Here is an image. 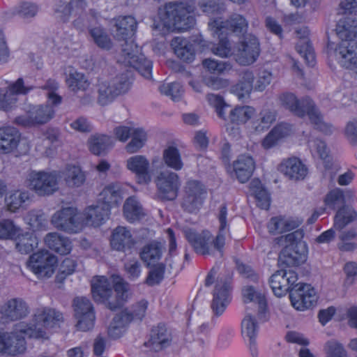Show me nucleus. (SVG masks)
<instances>
[{"mask_svg": "<svg viewBox=\"0 0 357 357\" xmlns=\"http://www.w3.org/2000/svg\"><path fill=\"white\" fill-rule=\"evenodd\" d=\"M18 314H0V324L13 320ZM63 321L62 314H34L30 323L20 321L14 333L0 331V353L15 356L26 350L24 338L47 339L46 330L59 326Z\"/></svg>", "mask_w": 357, "mask_h": 357, "instance_id": "nucleus-1", "label": "nucleus"}, {"mask_svg": "<svg viewBox=\"0 0 357 357\" xmlns=\"http://www.w3.org/2000/svg\"><path fill=\"white\" fill-rule=\"evenodd\" d=\"M94 301L111 311L121 309L128 298L129 284L118 275H112V284L105 276L93 277L91 281Z\"/></svg>", "mask_w": 357, "mask_h": 357, "instance_id": "nucleus-2", "label": "nucleus"}, {"mask_svg": "<svg viewBox=\"0 0 357 357\" xmlns=\"http://www.w3.org/2000/svg\"><path fill=\"white\" fill-rule=\"evenodd\" d=\"M195 0L169 2L159 8L158 15L167 29L185 31L195 24Z\"/></svg>", "mask_w": 357, "mask_h": 357, "instance_id": "nucleus-3", "label": "nucleus"}, {"mask_svg": "<svg viewBox=\"0 0 357 357\" xmlns=\"http://www.w3.org/2000/svg\"><path fill=\"white\" fill-rule=\"evenodd\" d=\"M227 215V207L225 205H222L218 216L220 222L219 231L215 240H212L209 236L197 234L190 229L184 231L185 238L197 253L202 255H213L214 250H217L222 255V249L225 242V234L229 231Z\"/></svg>", "mask_w": 357, "mask_h": 357, "instance_id": "nucleus-4", "label": "nucleus"}, {"mask_svg": "<svg viewBox=\"0 0 357 357\" xmlns=\"http://www.w3.org/2000/svg\"><path fill=\"white\" fill-rule=\"evenodd\" d=\"M132 84L130 71L117 75L116 77L99 79L97 84V102L105 106L112 102L117 96L127 93Z\"/></svg>", "mask_w": 357, "mask_h": 357, "instance_id": "nucleus-5", "label": "nucleus"}, {"mask_svg": "<svg viewBox=\"0 0 357 357\" xmlns=\"http://www.w3.org/2000/svg\"><path fill=\"white\" fill-rule=\"evenodd\" d=\"M59 174L56 171H31L26 177V186L39 196L52 195L58 190Z\"/></svg>", "mask_w": 357, "mask_h": 357, "instance_id": "nucleus-6", "label": "nucleus"}, {"mask_svg": "<svg viewBox=\"0 0 357 357\" xmlns=\"http://www.w3.org/2000/svg\"><path fill=\"white\" fill-rule=\"evenodd\" d=\"M51 222L56 229L70 234L79 232L84 228L83 215L73 207H65L57 211Z\"/></svg>", "mask_w": 357, "mask_h": 357, "instance_id": "nucleus-7", "label": "nucleus"}, {"mask_svg": "<svg viewBox=\"0 0 357 357\" xmlns=\"http://www.w3.org/2000/svg\"><path fill=\"white\" fill-rule=\"evenodd\" d=\"M260 53L259 43L251 33L244 35L242 40L234 48V56L237 63L248 66L256 61Z\"/></svg>", "mask_w": 357, "mask_h": 357, "instance_id": "nucleus-8", "label": "nucleus"}, {"mask_svg": "<svg viewBox=\"0 0 357 357\" xmlns=\"http://www.w3.org/2000/svg\"><path fill=\"white\" fill-rule=\"evenodd\" d=\"M40 105L31 106L29 109L24 115L15 119L14 122L24 127H31L47 123L54 114V105Z\"/></svg>", "mask_w": 357, "mask_h": 357, "instance_id": "nucleus-9", "label": "nucleus"}, {"mask_svg": "<svg viewBox=\"0 0 357 357\" xmlns=\"http://www.w3.org/2000/svg\"><path fill=\"white\" fill-rule=\"evenodd\" d=\"M248 26V22L246 19L237 13L232 14L225 22L217 17L208 22V27L212 34L217 35L218 37L223 34L225 29L236 34H244L247 31Z\"/></svg>", "mask_w": 357, "mask_h": 357, "instance_id": "nucleus-10", "label": "nucleus"}, {"mask_svg": "<svg viewBox=\"0 0 357 357\" xmlns=\"http://www.w3.org/2000/svg\"><path fill=\"white\" fill-rule=\"evenodd\" d=\"M57 259L47 250L33 254L28 261L29 268L39 278H50L54 272Z\"/></svg>", "mask_w": 357, "mask_h": 357, "instance_id": "nucleus-11", "label": "nucleus"}, {"mask_svg": "<svg viewBox=\"0 0 357 357\" xmlns=\"http://www.w3.org/2000/svg\"><path fill=\"white\" fill-rule=\"evenodd\" d=\"M205 194V189L201 183L189 181L185 187L182 208L188 213H196L202 206Z\"/></svg>", "mask_w": 357, "mask_h": 357, "instance_id": "nucleus-12", "label": "nucleus"}, {"mask_svg": "<svg viewBox=\"0 0 357 357\" xmlns=\"http://www.w3.org/2000/svg\"><path fill=\"white\" fill-rule=\"evenodd\" d=\"M289 294V298L292 306L296 310L303 311L310 309L317 301L314 289L310 284H296Z\"/></svg>", "mask_w": 357, "mask_h": 357, "instance_id": "nucleus-13", "label": "nucleus"}, {"mask_svg": "<svg viewBox=\"0 0 357 357\" xmlns=\"http://www.w3.org/2000/svg\"><path fill=\"white\" fill-rule=\"evenodd\" d=\"M155 183L163 199L167 200L176 199L181 185L179 177L176 173L168 169L161 171L155 178Z\"/></svg>", "mask_w": 357, "mask_h": 357, "instance_id": "nucleus-14", "label": "nucleus"}, {"mask_svg": "<svg viewBox=\"0 0 357 357\" xmlns=\"http://www.w3.org/2000/svg\"><path fill=\"white\" fill-rule=\"evenodd\" d=\"M267 314H248L241 321V333L245 340L249 342L250 349L253 356L257 355L255 338L257 335L259 322L268 320Z\"/></svg>", "mask_w": 357, "mask_h": 357, "instance_id": "nucleus-15", "label": "nucleus"}, {"mask_svg": "<svg viewBox=\"0 0 357 357\" xmlns=\"http://www.w3.org/2000/svg\"><path fill=\"white\" fill-rule=\"evenodd\" d=\"M297 280V274L294 271L281 269L271 275L269 282L274 294L281 297L292 289Z\"/></svg>", "mask_w": 357, "mask_h": 357, "instance_id": "nucleus-16", "label": "nucleus"}, {"mask_svg": "<svg viewBox=\"0 0 357 357\" xmlns=\"http://www.w3.org/2000/svg\"><path fill=\"white\" fill-rule=\"evenodd\" d=\"M335 56L342 68L354 71L357 68V40L340 42L335 49Z\"/></svg>", "mask_w": 357, "mask_h": 357, "instance_id": "nucleus-17", "label": "nucleus"}, {"mask_svg": "<svg viewBox=\"0 0 357 357\" xmlns=\"http://www.w3.org/2000/svg\"><path fill=\"white\" fill-rule=\"evenodd\" d=\"M33 86L25 84L22 78H19L8 89H0V109L8 110L17 102V94H26Z\"/></svg>", "mask_w": 357, "mask_h": 357, "instance_id": "nucleus-18", "label": "nucleus"}, {"mask_svg": "<svg viewBox=\"0 0 357 357\" xmlns=\"http://www.w3.org/2000/svg\"><path fill=\"white\" fill-rule=\"evenodd\" d=\"M307 245L300 243L295 246L286 245L279 255V263L287 266H297L305 261Z\"/></svg>", "mask_w": 357, "mask_h": 357, "instance_id": "nucleus-19", "label": "nucleus"}, {"mask_svg": "<svg viewBox=\"0 0 357 357\" xmlns=\"http://www.w3.org/2000/svg\"><path fill=\"white\" fill-rule=\"evenodd\" d=\"M149 165V161L142 155H135L126 160V167L136 175L140 184H147L151 181Z\"/></svg>", "mask_w": 357, "mask_h": 357, "instance_id": "nucleus-20", "label": "nucleus"}, {"mask_svg": "<svg viewBox=\"0 0 357 357\" xmlns=\"http://www.w3.org/2000/svg\"><path fill=\"white\" fill-rule=\"evenodd\" d=\"M134 315L141 314H109L107 326V335L111 339L119 338L125 331L126 327L135 319Z\"/></svg>", "mask_w": 357, "mask_h": 357, "instance_id": "nucleus-21", "label": "nucleus"}, {"mask_svg": "<svg viewBox=\"0 0 357 357\" xmlns=\"http://www.w3.org/2000/svg\"><path fill=\"white\" fill-rule=\"evenodd\" d=\"M278 169L291 180H303L307 174V169L297 158L284 159L278 165Z\"/></svg>", "mask_w": 357, "mask_h": 357, "instance_id": "nucleus-22", "label": "nucleus"}, {"mask_svg": "<svg viewBox=\"0 0 357 357\" xmlns=\"http://www.w3.org/2000/svg\"><path fill=\"white\" fill-rule=\"evenodd\" d=\"M86 8L84 0H70L68 2L59 1L55 6L56 17L63 22H68L70 17H76Z\"/></svg>", "mask_w": 357, "mask_h": 357, "instance_id": "nucleus-23", "label": "nucleus"}, {"mask_svg": "<svg viewBox=\"0 0 357 357\" xmlns=\"http://www.w3.org/2000/svg\"><path fill=\"white\" fill-rule=\"evenodd\" d=\"M231 301L230 287L227 280L219 278L215 284L211 307L215 312L226 310Z\"/></svg>", "mask_w": 357, "mask_h": 357, "instance_id": "nucleus-24", "label": "nucleus"}, {"mask_svg": "<svg viewBox=\"0 0 357 357\" xmlns=\"http://www.w3.org/2000/svg\"><path fill=\"white\" fill-rule=\"evenodd\" d=\"M172 341L170 331L163 324L153 327L150 333V338L146 345L155 351H159L169 347Z\"/></svg>", "mask_w": 357, "mask_h": 357, "instance_id": "nucleus-25", "label": "nucleus"}, {"mask_svg": "<svg viewBox=\"0 0 357 357\" xmlns=\"http://www.w3.org/2000/svg\"><path fill=\"white\" fill-rule=\"evenodd\" d=\"M303 104L305 106V114H307L310 123L314 128L324 135H331L333 131L332 125L324 121L322 114L315 106L314 102L310 98H307Z\"/></svg>", "mask_w": 357, "mask_h": 357, "instance_id": "nucleus-26", "label": "nucleus"}, {"mask_svg": "<svg viewBox=\"0 0 357 357\" xmlns=\"http://www.w3.org/2000/svg\"><path fill=\"white\" fill-rule=\"evenodd\" d=\"M112 33L114 37L119 40H126L133 35L137 29L135 19L130 16H119L112 20Z\"/></svg>", "mask_w": 357, "mask_h": 357, "instance_id": "nucleus-27", "label": "nucleus"}, {"mask_svg": "<svg viewBox=\"0 0 357 357\" xmlns=\"http://www.w3.org/2000/svg\"><path fill=\"white\" fill-rule=\"evenodd\" d=\"M255 169L253 158L248 155H241L233 162L231 174L242 183H246L252 176Z\"/></svg>", "mask_w": 357, "mask_h": 357, "instance_id": "nucleus-28", "label": "nucleus"}, {"mask_svg": "<svg viewBox=\"0 0 357 357\" xmlns=\"http://www.w3.org/2000/svg\"><path fill=\"white\" fill-rule=\"evenodd\" d=\"M110 244L115 250L126 252L132 249L135 241L130 230L125 227L119 226L112 231Z\"/></svg>", "mask_w": 357, "mask_h": 357, "instance_id": "nucleus-29", "label": "nucleus"}, {"mask_svg": "<svg viewBox=\"0 0 357 357\" xmlns=\"http://www.w3.org/2000/svg\"><path fill=\"white\" fill-rule=\"evenodd\" d=\"M81 214L83 215L84 227L86 225L98 227L108 218L109 211L107 207H102L97 202L86 208Z\"/></svg>", "mask_w": 357, "mask_h": 357, "instance_id": "nucleus-30", "label": "nucleus"}, {"mask_svg": "<svg viewBox=\"0 0 357 357\" xmlns=\"http://www.w3.org/2000/svg\"><path fill=\"white\" fill-rule=\"evenodd\" d=\"M335 31L340 40V42L356 40L357 18L354 16H345L341 18L337 24Z\"/></svg>", "mask_w": 357, "mask_h": 357, "instance_id": "nucleus-31", "label": "nucleus"}, {"mask_svg": "<svg viewBox=\"0 0 357 357\" xmlns=\"http://www.w3.org/2000/svg\"><path fill=\"white\" fill-rule=\"evenodd\" d=\"M20 135L12 127L0 128V153H9L17 146Z\"/></svg>", "mask_w": 357, "mask_h": 357, "instance_id": "nucleus-32", "label": "nucleus"}, {"mask_svg": "<svg viewBox=\"0 0 357 357\" xmlns=\"http://www.w3.org/2000/svg\"><path fill=\"white\" fill-rule=\"evenodd\" d=\"M306 98H304L301 100H299L297 97L291 92L282 93L278 97L280 105L282 107L288 109L299 117H303L305 115V106L303 103Z\"/></svg>", "mask_w": 357, "mask_h": 357, "instance_id": "nucleus-33", "label": "nucleus"}, {"mask_svg": "<svg viewBox=\"0 0 357 357\" xmlns=\"http://www.w3.org/2000/svg\"><path fill=\"white\" fill-rule=\"evenodd\" d=\"M122 201L121 193L119 187L111 184L106 186L99 194L97 202L107 207L108 211L113 206H117Z\"/></svg>", "mask_w": 357, "mask_h": 357, "instance_id": "nucleus-34", "label": "nucleus"}, {"mask_svg": "<svg viewBox=\"0 0 357 357\" xmlns=\"http://www.w3.org/2000/svg\"><path fill=\"white\" fill-rule=\"evenodd\" d=\"M57 172L59 179L63 178L66 185L70 188L79 187L85 181V174L78 166L68 165L64 169Z\"/></svg>", "mask_w": 357, "mask_h": 357, "instance_id": "nucleus-35", "label": "nucleus"}, {"mask_svg": "<svg viewBox=\"0 0 357 357\" xmlns=\"http://www.w3.org/2000/svg\"><path fill=\"white\" fill-rule=\"evenodd\" d=\"M66 84L69 90L73 93H77L86 91L91 82L85 74L72 68L66 74Z\"/></svg>", "mask_w": 357, "mask_h": 357, "instance_id": "nucleus-36", "label": "nucleus"}, {"mask_svg": "<svg viewBox=\"0 0 357 357\" xmlns=\"http://www.w3.org/2000/svg\"><path fill=\"white\" fill-rule=\"evenodd\" d=\"M45 243L50 249L61 255L70 253L72 248L70 240L56 232L47 234Z\"/></svg>", "mask_w": 357, "mask_h": 357, "instance_id": "nucleus-37", "label": "nucleus"}, {"mask_svg": "<svg viewBox=\"0 0 357 357\" xmlns=\"http://www.w3.org/2000/svg\"><path fill=\"white\" fill-rule=\"evenodd\" d=\"M87 144L89 151L93 154L101 155L105 154L113 146L114 142L109 136L95 134L90 136Z\"/></svg>", "mask_w": 357, "mask_h": 357, "instance_id": "nucleus-38", "label": "nucleus"}, {"mask_svg": "<svg viewBox=\"0 0 357 357\" xmlns=\"http://www.w3.org/2000/svg\"><path fill=\"white\" fill-rule=\"evenodd\" d=\"M171 47L180 59L186 62H191L194 59L195 53L192 45L187 39L175 37L171 41Z\"/></svg>", "mask_w": 357, "mask_h": 357, "instance_id": "nucleus-39", "label": "nucleus"}, {"mask_svg": "<svg viewBox=\"0 0 357 357\" xmlns=\"http://www.w3.org/2000/svg\"><path fill=\"white\" fill-rule=\"evenodd\" d=\"M291 132V127L288 123H280L274 127L262 141V146L269 149L277 144L281 139Z\"/></svg>", "mask_w": 357, "mask_h": 357, "instance_id": "nucleus-40", "label": "nucleus"}, {"mask_svg": "<svg viewBox=\"0 0 357 357\" xmlns=\"http://www.w3.org/2000/svg\"><path fill=\"white\" fill-rule=\"evenodd\" d=\"M100 13L94 9H90L88 13L85 10L81 13L77 14L73 20V26L79 31H84L85 29H93V26L98 23L100 19Z\"/></svg>", "mask_w": 357, "mask_h": 357, "instance_id": "nucleus-41", "label": "nucleus"}, {"mask_svg": "<svg viewBox=\"0 0 357 357\" xmlns=\"http://www.w3.org/2000/svg\"><path fill=\"white\" fill-rule=\"evenodd\" d=\"M245 302H252L258 305L259 312H264L268 310L267 301L264 292L253 286H246L243 289Z\"/></svg>", "mask_w": 357, "mask_h": 357, "instance_id": "nucleus-42", "label": "nucleus"}, {"mask_svg": "<svg viewBox=\"0 0 357 357\" xmlns=\"http://www.w3.org/2000/svg\"><path fill=\"white\" fill-rule=\"evenodd\" d=\"M123 213L129 222L139 220L145 215L142 206L135 197L126 199L123 206Z\"/></svg>", "mask_w": 357, "mask_h": 357, "instance_id": "nucleus-43", "label": "nucleus"}, {"mask_svg": "<svg viewBox=\"0 0 357 357\" xmlns=\"http://www.w3.org/2000/svg\"><path fill=\"white\" fill-rule=\"evenodd\" d=\"M126 65L132 67L146 79L151 77L152 63L142 53L136 57H132V59L129 60Z\"/></svg>", "mask_w": 357, "mask_h": 357, "instance_id": "nucleus-44", "label": "nucleus"}, {"mask_svg": "<svg viewBox=\"0 0 357 357\" xmlns=\"http://www.w3.org/2000/svg\"><path fill=\"white\" fill-rule=\"evenodd\" d=\"M162 158L165 164L167 167L176 171L181 170L183 168V163L180 152L178 149L174 146H169L163 151Z\"/></svg>", "mask_w": 357, "mask_h": 357, "instance_id": "nucleus-45", "label": "nucleus"}, {"mask_svg": "<svg viewBox=\"0 0 357 357\" xmlns=\"http://www.w3.org/2000/svg\"><path fill=\"white\" fill-rule=\"evenodd\" d=\"M131 140L126 146V150L128 153H137L145 144L147 140V134L142 128L133 129L130 135Z\"/></svg>", "mask_w": 357, "mask_h": 357, "instance_id": "nucleus-46", "label": "nucleus"}, {"mask_svg": "<svg viewBox=\"0 0 357 357\" xmlns=\"http://www.w3.org/2000/svg\"><path fill=\"white\" fill-rule=\"evenodd\" d=\"M250 190L255 195L257 206L261 209L268 210L270 206V196L262 187L259 181H252L250 183Z\"/></svg>", "mask_w": 357, "mask_h": 357, "instance_id": "nucleus-47", "label": "nucleus"}, {"mask_svg": "<svg viewBox=\"0 0 357 357\" xmlns=\"http://www.w3.org/2000/svg\"><path fill=\"white\" fill-rule=\"evenodd\" d=\"M255 112V109L250 106L236 107L231 110L229 119L232 123L243 124L252 118Z\"/></svg>", "mask_w": 357, "mask_h": 357, "instance_id": "nucleus-48", "label": "nucleus"}, {"mask_svg": "<svg viewBox=\"0 0 357 357\" xmlns=\"http://www.w3.org/2000/svg\"><path fill=\"white\" fill-rule=\"evenodd\" d=\"M162 255V246L156 242H151L144 246L141 252V259L149 264L159 260Z\"/></svg>", "mask_w": 357, "mask_h": 357, "instance_id": "nucleus-49", "label": "nucleus"}, {"mask_svg": "<svg viewBox=\"0 0 357 357\" xmlns=\"http://www.w3.org/2000/svg\"><path fill=\"white\" fill-rule=\"evenodd\" d=\"M89 32L93 41L98 47L107 50L112 48V40L102 27H93V29H90Z\"/></svg>", "mask_w": 357, "mask_h": 357, "instance_id": "nucleus-50", "label": "nucleus"}, {"mask_svg": "<svg viewBox=\"0 0 357 357\" xmlns=\"http://www.w3.org/2000/svg\"><path fill=\"white\" fill-rule=\"evenodd\" d=\"M357 216L356 212L349 207H343L337 211L335 217L334 227L338 229L354 221Z\"/></svg>", "mask_w": 357, "mask_h": 357, "instance_id": "nucleus-51", "label": "nucleus"}, {"mask_svg": "<svg viewBox=\"0 0 357 357\" xmlns=\"http://www.w3.org/2000/svg\"><path fill=\"white\" fill-rule=\"evenodd\" d=\"M17 237L16 248L22 254L30 253L38 245V239L32 234L26 233Z\"/></svg>", "mask_w": 357, "mask_h": 357, "instance_id": "nucleus-52", "label": "nucleus"}, {"mask_svg": "<svg viewBox=\"0 0 357 357\" xmlns=\"http://www.w3.org/2000/svg\"><path fill=\"white\" fill-rule=\"evenodd\" d=\"M29 199V193L27 191H15L6 198L8 209L11 212H15L22 204Z\"/></svg>", "mask_w": 357, "mask_h": 357, "instance_id": "nucleus-53", "label": "nucleus"}, {"mask_svg": "<svg viewBox=\"0 0 357 357\" xmlns=\"http://www.w3.org/2000/svg\"><path fill=\"white\" fill-rule=\"evenodd\" d=\"M297 52L304 58L306 63L313 66L315 63V56L313 47L307 39L300 40L296 46Z\"/></svg>", "mask_w": 357, "mask_h": 357, "instance_id": "nucleus-54", "label": "nucleus"}, {"mask_svg": "<svg viewBox=\"0 0 357 357\" xmlns=\"http://www.w3.org/2000/svg\"><path fill=\"white\" fill-rule=\"evenodd\" d=\"M199 6L202 10L208 15L220 14L225 10L222 0H200Z\"/></svg>", "mask_w": 357, "mask_h": 357, "instance_id": "nucleus-55", "label": "nucleus"}, {"mask_svg": "<svg viewBox=\"0 0 357 357\" xmlns=\"http://www.w3.org/2000/svg\"><path fill=\"white\" fill-rule=\"evenodd\" d=\"M141 49L132 40L127 41L122 45L121 59L119 61L125 65L128 63L129 60L132 59V57H136L140 52Z\"/></svg>", "mask_w": 357, "mask_h": 357, "instance_id": "nucleus-56", "label": "nucleus"}, {"mask_svg": "<svg viewBox=\"0 0 357 357\" xmlns=\"http://www.w3.org/2000/svg\"><path fill=\"white\" fill-rule=\"evenodd\" d=\"M59 87V83L54 79H49L41 87L43 90L47 91V102L52 105H59L62 101L61 96H59L56 91Z\"/></svg>", "mask_w": 357, "mask_h": 357, "instance_id": "nucleus-57", "label": "nucleus"}, {"mask_svg": "<svg viewBox=\"0 0 357 357\" xmlns=\"http://www.w3.org/2000/svg\"><path fill=\"white\" fill-rule=\"evenodd\" d=\"M20 228L10 220L0 221V239H13L19 236Z\"/></svg>", "mask_w": 357, "mask_h": 357, "instance_id": "nucleus-58", "label": "nucleus"}, {"mask_svg": "<svg viewBox=\"0 0 357 357\" xmlns=\"http://www.w3.org/2000/svg\"><path fill=\"white\" fill-rule=\"evenodd\" d=\"M326 357H347V351L341 343L335 340L327 341L324 346Z\"/></svg>", "mask_w": 357, "mask_h": 357, "instance_id": "nucleus-59", "label": "nucleus"}, {"mask_svg": "<svg viewBox=\"0 0 357 357\" xmlns=\"http://www.w3.org/2000/svg\"><path fill=\"white\" fill-rule=\"evenodd\" d=\"M161 93L169 96L174 101H178L183 93L182 86L178 82L165 83L160 86Z\"/></svg>", "mask_w": 357, "mask_h": 357, "instance_id": "nucleus-60", "label": "nucleus"}, {"mask_svg": "<svg viewBox=\"0 0 357 357\" xmlns=\"http://www.w3.org/2000/svg\"><path fill=\"white\" fill-rule=\"evenodd\" d=\"M303 237V231L301 229H297L291 233L284 236H281L275 239L276 243L279 245L284 246L286 245L289 246L297 245L300 243H304L301 241Z\"/></svg>", "mask_w": 357, "mask_h": 357, "instance_id": "nucleus-61", "label": "nucleus"}, {"mask_svg": "<svg viewBox=\"0 0 357 357\" xmlns=\"http://www.w3.org/2000/svg\"><path fill=\"white\" fill-rule=\"evenodd\" d=\"M344 197L341 189L335 188L331 190L324 198L325 205L332 210L344 203Z\"/></svg>", "mask_w": 357, "mask_h": 357, "instance_id": "nucleus-62", "label": "nucleus"}, {"mask_svg": "<svg viewBox=\"0 0 357 357\" xmlns=\"http://www.w3.org/2000/svg\"><path fill=\"white\" fill-rule=\"evenodd\" d=\"M206 99L209 105L215 109L218 116L222 119H226L224 109L228 105L225 103L223 98L218 94L209 93L206 96Z\"/></svg>", "mask_w": 357, "mask_h": 357, "instance_id": "nucleus-63", "label": "nucleus"}, {"mask_svg": "<svg viewBox=\"0 0 357 357\" xmlns=\"http://www.w3.org/2000/svg\"><path fill=\"white\" fill-rule=\"evenodd\" d=\"M76 327L82 331L91 330L95 324V314H76Z\"/></svg>", "mask_w": 357, "mask_h": 357, "instance_id": "nucleus-64", "label": "nucleus"}]
</instances>
